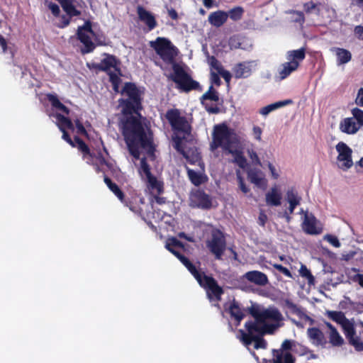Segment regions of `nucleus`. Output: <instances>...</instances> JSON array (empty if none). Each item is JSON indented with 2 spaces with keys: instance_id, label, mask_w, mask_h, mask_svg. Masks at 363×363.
<instances>
[{
  "instance_id": "20e7f679",
  "label": "nucleus",
  "mask_w": 363,
  "mask_h": 363,
  "mask_svg": "<svg viewBox=\"0 0 363 363\" xmlns=\"http://www.w3.org/2000/svg\"><path fill=\"white\" fill-rule=\"evenodd\" d=\"M124 97L119 100L121 113H139L141 111V91L133 83L127 82L121 91Z\"/></svg>"
},
{
  "instance_id": "f704fd0d",
  "label": "nucleus",
  "mask_w": 363,
  "mask_h": 363,
  "mask_svg": "<svg viewBox=\"0 0 363 363\" xmlns=\"http://www.w3.org/2000/svg\"><path fill=\"white\" fill-rule=\"evenodd\" d=\"M187 174L191 182L196 186L205 183L208 179L206 175L191 169L187 170Z\"/></svg>"
},
{
  "instance_id": "c756f323",
  "label": "nucleus",
  "mask_w": 363,
  "mask_h": 363,
  "mask_svg": "<svg viewBox=\"0 0 363 363\" xmlns=\"http://www.w3.org/2000/svg\"><path fill=\"white\" fill-rule=\"evenodd\" d=\"M284 306L293 314L296 315L300 318H306L308 320H311L313 321V320L306 315L303 310L299 307L298 305L294 303L293 301H291L290 299H286L284 300Z\"/></svg>"
},
{
  "instance_id": "f03ea898",
  "label": "nucleus",
  "mask_w": 363,
  "mask_h": 363,
  "mask_svg": "<svg viewBox=\"0 0 363 363\" xmlns=\"http://www.w3.org/2000/svg\"><path fill=\"white\" fill-rule=\"evenodd\" d=\"M150 46L164 62L172 65L173 72L168 75V78L175 83L177 89L188 92L199 88V82L191 77L183 66L174 62L179 51L169 39L158 37L150 42Z\"/></svg>"
},
{
  "instance_id": "774afa93",
  "label": "nucleus",
  "mask_w": 363,
  "mask_h": 363,
  "mask_svg": "<svg viewBox=\"0 0 363 363\" xmlns=\"http://www.w3.org/2000/svg\"><path fill=\"white\" fill-rule=\"evenodd\" d=\"M355 102L358 106H363V88L359 89Z\"/></svg>"
},
{
  "instance_id": "393cba45",
  "label": "nucleus",
  "mask_w": 363,
  "mask_h": 363,
  "mask_svg": "<svg viewBox=\"0 0 363 363\" xmlns=\"http://www.w3.org/2000/svg\"><path fill=\"white\" fill-rule=\"evenodd\" d=\"M307 334L313 343L316 345L324 346L327 342L323 333L318 328H309L307 330Z\"/></svg>"
},
{
  "instance_id": "bb28decb",
  "label": "nucleus",
  "mask_w": 363,
  "mask_h": 363,
  "mask_svg": "<svg viewBox=\"0 0 363 363\" xmlns=\"http://www.w3.org/2000/svg\"><path fill=\"white\" fill-rule=\"evenodd\" d=\"M344 333L348 340L349 343L352 345L357 351H363V342L359 337L356 336L354 325L352 326V330H350V333H348V331H345Z\"/></svg>"
},
{
  "instance_id": "e433bc0d",
  "label": "nucleus",
  "mask_w": 363,
  "mask_h": 363,
  "mask_svg": "<svg viewBox=\"0 0 363 363\" xmlns=\"http://www.w3.org/2000/svg\"><path fill=\"white\" fill-rule=\"evenodd\" d=\"M48 101L55 111H62L65 113H69V109L59 100L55 94H48L47 96Z\"/></svg>"
},
{
  "instance_id": "de8ad7c7",
  "label": "nucleus",
  "mask_w": 363,
  "mask_h": 363,
  "mask_svg": "<svg viewBox=\"0 0 363 363\" xmlns=\"http://www.w3.org/2000/svg\"><path fill=\"white\" fill-rule=\"evenodd\" d=\"M253 342H255L254 347L256 350L266 349L267 346V341L263 338V336L255 335L252 337Z\"/></svg>"
},
{
  "instance_id": "69168bd1",
  "label": "nucleus",
  "mask_w": 363,
  "mask_h": 363,
  "mask_svg": "<svg viewBox=\"0 0 363 363\" xmlns=\"http://www.w3.org/2000/svg\"><path fill=\"white\" fill-rule=\"evenodd\" d=\"M226 82V83L229 84L232 77L230 72L228 70L223 69L221 72L218 73Z\"/></svg>"
},
{
  "instance_id": "72a5a7b5",
  "label": "nucleus",
  "mask_w": 363,
  "mask_h": 363,
  "mask_svg": "<svg viewBox=\"0 0 363 363\" xmlns=\"http://www.w3.org/2000/svg\"><path fill=\"white\" fill-rule=\"evenodd\" d=\"M306 57V51L304 48L288 51L286 55L289 62H294L299 65Z\"/></svg>"
},
{
  "instance_id": "cd10ccee",
  "label": "nucleus",
  "mask_w": 363,
  "mask_h": 363,
  "mask_svg": "<svg viewBox=\"0 0 363 363\" xmlns=\"http://www.w3.org/2000/svg\"><path fill=\"white\" fill-rule=\"evenodd\" d=\"M298 67V64L294 62H286L283 63L279 69V77L281 80L286 79L294 72Z\"/></svg>"
},
{
  "instance_id": "f8f14e48",
  "label": "nucleus",
  "mask_w": 363,
  "mask_h": 363,
  "mask_svg": "<svg viewBox=\"0 0 363 363\" xmlns=\"http://www.w3.org/2000/svg\"><path fill=\"white\" fill-rule=\"evenodd\" d=\"M219 97L218 92L214 90L213 86L209 87L208 91H206L201 98V101L203 106H205L206 110L209 113H218L220 111H228L226 109H220L218 106ZM228 111H230L228 110Z\"/></svg>"
},
{
  "instance_id": "7c9ffc66",
  "label": "nucleus",
  "mask_w": 363,
  "mask_h": 363,
  "mask_svg": "<svg viewBox=\"0 0 363 363\" xmlns=\"http://www.w3.org/2000/svg\"><path fill=\"white\" fill-rule=\"evenodd\" d=\"M229 313L231 317L234 318L235 320H237V325H239L245 317V314L240 307L239 303L235 300H233L230 303L229 307Z\"/></svg>"
},
{
  "instance_id": "6e6d98bb",
  "label": "nucleus",
  "mask_w": 363,
  "mask_h": 363,
  "mask_svg": "<svg viewBox=\"0 0 363 363\" xmlns=\"http://www.w3.org/2000/svg\"><path fill=\"white\" fill-rule=\"evenodd\" d=\"M272 266H273V267L274 269H277L279 272L282 273L286 277H287L289 278H292L293 277L292 274L289 271V269H288L286 267L282 266L281 264H274Z\"/></svg>"
},
{
  "instance_id": "5fc2aeb1",
  "label": "nucleus",
  "mask_w": 363,
  "mask_h": 363,
  "mask_svg": "<svg viewBox=\"0 0 363 363\" xmlns=\"http://www.w3.org/2000/svg\"><path fill=\"white\" fill-rule=\"evenodd\" d=\"M140 167L144 174L146 175L147 177L152 175L150 171V167L148 163L147 162L146 158L143 157L140 160Z\"/></svg>"
},
{
  "instance_id": "338daca9",
  "label": "nucleus",
  "mask_w": 363,
  "mask_h": 363,
  "mask_svg": "<svg viewBox=\"0 0 363 363\" xmlns=\"http://www.w3.org/2000/svg\"><path fill=\"white\" fill-rule=\"evenodd\" d=\"M219 74L216 73L214 72H211V81L212 83L216 84L217 86H220L221 81L219 77Z\"/></svg>"
},
{
  "instance_id": "2eb2a0df",
  "label": "nucleus",
  "mask_w": 363,
  "mask_h": 363,
  "mask_svg": "<svg viewBox=\"0 0 363 363\" xmlns=\"http://www.w3.org/2000/svg\"><path fill=\"white\" fill-rule=\"evenodd\" d=\"M104 181L110 191L114 194L121 203L129 207L131 211H135V207L132 205V202L126 200L124 193L116 183L113 182L112 180L106 175L104 176Z\"/></svg>"
},
{
  "instance_id": "b1692460",
  "label": "nucleus",
  "mask_w": 363,
  "mask_h": 363,
  "mask_svg": "<svg viewBox=\"0 0 363 363\" xmlns=\"http://www.w3.org/2000/svg\"><path fill=\"white\" fill-rule=\"evenodd\" d=\"M228 17V14L226 12L219 10L211 13L208 20L212 26L219 28L226 22Z\"/></svg>"
},
{
  "instance_id": "ddd939ff",
  "label": "nucleus",
  "mask_w": 363,
  "mask_h": 363,
  "mask_svg": "<svg viewBox=\"0 0 363 363\" xmlns=\"http://www.w3.org/2000/svg\"><path fill=\"white\" fill-rule=\"evenodd\" d=\"M336 150L338 152L339 167L343 170H347L353 165L351 148L343 142H340L336 145Z\"/></svg>"
},
{
  "instance_id": "603ef678",
  "label": "nucleus",
  "mask_w": 363,
  "mask_h": 363,
  "mask_svg": "<svg viewBox=\"0 0 363 363\" xmlns=\"http://www.w3.org/2000/svg\"><path fill=\"white\" fill-rule=\"evenodd\" d=\"M286 197H287V201L289 203H291L294 202L300 203L301 199L297 196V194L295 192V191L293 189H289L287 191Z\"/></svg>"
},
{
  "instance_id": "423d86ee",
  "label": "nucleus",
  "mask_w": 363,
  "mask_h": 363,
  "mask_svg": "<svg viewBox=\"0 0 363 363\" xmlns=\"http://www.w3.org/2000/svg\"><path fill=\"white\" fill-rule=\"evenodd\" d=\"M104 56L105 57L100 63L96 65V67L99 70L108 72L109 80L112 84L113 90L116 92H118L119 85L121 82L119 77L120 69L118 68V62L113 55L104 54Z\"/></svg>"
},
{
  "instance_id": "09e8293b",
  "label": "nucleus",
  "mask_w": 363,
  "mask_h": 363,
  "mask_svg": "<svg viewBox=\"0 0 363 363\" xmlns=\"http://www.w3.org/2000/svg\"><path fill=\"white\" fill-rule=\"evenodd\" d=\"M242 8L235 7L229 11V16L233 21H238L242 18Z\"/></svg>"
},
{
  "instance_id": "1a4fd4ad",
  "label": "nucleus",
  "mask_w": 363,
  "mask_h": 363,
  "mask_svg": "<svg viewBox=\"0 0 363 363\" xmlns=\"http://www.w3.org/2000/svg\"><path fill=\"white\" fill-rule=\"evenodd\" d=\"M248 313L259 322L267 320L279 322L282 320V315L277 308H267L260 311L257 306L252 305L247 308Z\"/></svg>"
},
{
  "instance_id": "37998d69",
  "label": "nucleus",
  "mask_w": 363,
  "mask_h": 363,
  "mask_svg": "<svg viewBox=\"0 0 363 363\" xmlns=\"http://www.w3.org/2000/svg\"><path fill=\"white\" fill-rule=\"evenodd\" d=\"M358 269L352 268L347 272L348 278L354 282L358 283L362 287H363V274L358 273Z\"/></svg>"
},
{
  "instance_id": "412c9836",
  "label": "nucleus",
  "mask_w": 363,
  "mask_h": 363,
  "mask_svg": "<svg viewBox=\"0 0 363 363\" xmlns=\"http://www.w3.org/2000/svg\"><path fill=\"white\" fill-rule=\"evenodd\" d=\"M272 354V358L267 361L268 363H296V358L291 353L284 354L273 349Z\"/></svg>"
},
{
  "instance_id": "4468645a",
  "label": "nucleus",
  "mask_w": 363,
  "mask_h": 363,
  "mask_svg": "<svg viewBox=\"0 0 363 363\" xmlns=\"http://www.w3.org/2000/svg\"><path fill=\"white\" fill-rule=\"evenodd\" d=\"M363 125V115H353L345 118L340 124L342 132L347 134L355 133Z\"/></svg>"
},
{
  "instance_id": "49530a36",
  "label": "nucleus",
  "mask_w": 363,
  "mask_h": 363,
  "mask_svg": "<svg viewBox=\"0 0 363 363\" xmlns=\"http://www.w3.org/2000/svg\"><path fill=\"white\" fill-rule=\"evenodd\" d=\"M262 336L266 334H273L279 327L278 324L267 323L266 321L262 323Z\"/></svg>"
},
{
  "instance_id": "4c0bfd02",
  "label": "nucleus",
  "mask_w": 363,
  "mask_h": 363,
  "mask_svg": "<svg viewBox=\"0 0 363 363\" xmlns=\"http://www.w3.org/2000/svg\"><path fill=\"white\" fill-rule=\"evenodd\" d=\"M234 157V162H235L240 168L245 169L247 165V160L242 155L241 150H237L235 147L232 149V152H228Z\"/></svg>"
},
{
  "instance_id": "4be33fe9",
  "label": "nucleus",
  "mask_w": 363,
  "mask_h": 363,
  "mask_svg": "<svg viewBox=\"0 0 363 363\" xmlns=\"http://www.w3.org/2000/svg\"><path fill=\"white\" fill-rule=\"evenodd\" d=\"M330 50L335 55L337 65L347 64L352 59V54L348 50L333 47Z\"/></svg>"
},
{
  "instance_id": "c9c22d12",
  "label": "nucleus",
  "mask_w": 363,
  "mask_h": 363,
  "mask_svg": "<svg viewBox=\"0 0 363 363\" xmlns=\"http://www.w3.org/2000/svg\"><path fill=\"white\" fill-rule=\"evenodd\" d=\"M57 118V125L60 131L67 130V129L74 130V125L70 118L65 117V115H53Z\"/></svg>"
},
{
  "instance_id": "5701e85b",
  "label": "nucleus",
  "mask_w": 363,
  "mask_h": 363,
  "mask_svg": "<svg viewBox=\"0 0 363 363\" xmlns=\"http://www.w3.org/2000/svg\"><path fill=\"white\" fill-rule=\"evenodd\" d=\"M245 277L250 282L259 286H265L268 283L267 276L259 271H250L245 274Z\"/></svg>"
},
{
  "instance_id": "c85d7f7f",
  "label": "nucleus",
  "mask_w": 363,
  "mask_h": 363,
  "mask_svg": "<svg viewBox=\"0 0 363 363\" xmlns=\"http://www.w3.org/2000/svg\"><path fill=\"white\" fill-rule=\"evenodd\" d=\"M281 194L277 187H273L266 194V202L267 205L278 206L281 205Z\"/></svg>"
},
{
  "instance_id": "f257e3e1",
  "label": "nucleus",
  "mask_w": 363,
  "mask_h": 363,
  "mask_svg": "<svg viewBox=\"0 0 363 363\" xmlns=\"http://www.w3.org/2000/svg\"><path fill=\"white\" fill-rule=\"evenodd\" d=\"M122 120V134L130 154L136 160L140 159V149L146 151L149 155H154L155 147L153 133L149 122L142 115H125Z\"/></svg>"
},
{
  "instance_id": "2f4dec72",
  "label": "nucleus",
  "mask_w": 363,
  "mask_h": 363,
  "mask_svg": "<svg viewBox=\"0 0 363 363\" xmlns=\"http://www.w3.org/2000/svg\"><path fill=\"white\" fill-rule=\"evenodd\" d=\"M303 229L306 233L310 235H314L318 233V231L316 228V219L315 218L311 215V216H305V219L303 221Z\"/></svg>"
},
{
  "instance_id": "9b49d317",
  "label": "nucleus",
  "mask_w": 363,
  "mask_h": 363,
  "mask_svg": "<svg viewBox=\"0 0 363 363\" xmlns=\"http://www.w3.org/2000/svg\"><path fill=\"white\" fill-rule=\"evenodd\" d=\"M77 35L79 40L84 45V48L82 49L83 53H89L94 50L95 45L92 42L94 33L91 28L89 23H85L83 26L79 27Z\"/></svg>"
},
{
  "instance_id": "ea45409f",
  "label": "nucleus",
  "mask_w": 363,
  "mask_h": 363,
  "mask_svg": "<svg viewBox=\"0 0 363 363\" xmlns=\"http://www.w3.org/2000/svg\"><path fill=\"white\" fill-rule=\"evenodd\" d=\"M63 10L69 16H78L80 13L73 6L71 0H60Z\"/></svg>"
},
{
  "instance_id": "79ce46f5",
  "label": "nucleus",
  "mask_w": 363,
  "mask_h": 363,
  "mask_svg": "<svg viewBox=\"0 0 363 363\" xmlns=\"http://www.w3.org/2000/svg\"><path fill=\"white\" fill-rule=\"evenodd\" d=\"M249 180L257 186H261L264 182V178L260 176V172L255 169H250L247 172Z\"/></svg>"
},
{
  "instance_id": "c03bdc74",
  "label": "nucleus",
  "mask_w": 363,
  "mask_h": 363,
  "mask_svg": "<svg viewBox=\"0 0 363 363\" xmlns=\"http://www.w3.org/2000/svg\"><path fill=\"white\" fill-rule=\"evenodd\" d=\"M173 130H181V115H164Z\"/></svg>"
},
{
  "instance_id": "dca6fc26",
  "label": "nucleus",
  "mask_w": 363,
  "mask_h": 363,
  "mask_svg": "<svg viewBox=\"0 0 363 363\" xmlns=\"http://www.w3.org/2000/svg\"><path fill=\"white\" fill-rule=\"evenodd\" d=\"M328 316L335 323L340 324L343 332L348 331V333H350V331L352 330V326L354 325V323L346 318L343 312L328 311Z\"/></svg>"
},
{
  "instance_id": "7ed1b4c3",
  "label": "nucleus",
  "mask_w": 363,
  "mask_h": 363,
  "mask_svg": "<svg viewBox=\"0 0 363 363\" xmlns=\"http://www.w3.org/2000/svg\"><path fill=\"white\" fill-rule=\"evenodd\" d=\"M182 264L194 276L199 285L206 289L207 295L210 300L214 298L216 301H220L221 296L224 291L213 277L206 275L203 272H199L188 258Z\"/></svg>"
},
{
  "instance_id": "6ab92c4d",
  "label": "nucleus",
  "mask_w": 363,
  "mask_h": 363,
  "mask_svg": "<svg viewBox=\"0 0 363 363\" xmlns=\"http://www.w3.org/2000/svg\"><path fill=\"white\" fill-rule=\"evenodd\" d=\"M296 347H299L301 348V355L306 354L309 352H311V350L307 347L298 344L294 340L288 339H286L285 340L283 341L279 349L276 350L277 351H281L282 353L286 354L291 353L290 351L296 352Z\"/></svg>"
},
{
  "instance_id": "13d9d810",
  "label": "nucleus",
  "mask_w": 363,
  "mask_h": 363,
  "mask_svg": "<svg viewBox=\"0 0 363 363\" xmlns=\"http://www.w3.org/2000/svg\"><path fill=\"white\" fill-rule=\"evenodd\" d=\"M325 239L333 246L335 247H339L340 246V242L337 238L333 235H327L325 237Z\"/></svg>"
},
{
  "instance_id": "864d4df0",
  "label": "nucleus",
  "mask_w": 363,
  "mask_h": 363,
  "mask_svg": "<svg viewBox=\"0 0 363 363\" xmlns=\"http://www.w3.org/2000/svg\"><path fill=\"white\" fill-rule=\"evenodd\" d=\"M178 132H183L186 134H189L191 133V125L186 119L185 117L181 116V130H178Z\"/></svg>"
},
{
  "instance_id": "e2e57ef3",
  "label": "nucleus",
  "mask_w": 363,
  "mask_h": 363,
  "mask_svg": "<svg viewBox=\"0 0 363 363\" xmlns=\"http://www.w3.org/2000/svg\"><path fill=\"white\" fill-rule=\"evenodd\" d=\"M75 123L77 133L81 135H86V130L79 120H76Z\"/></svg>"
},
{
  "instance_id": "052dcab7",
  "label": "nucleus",
  "mask_w": 363,
  "mask_h": 363,
  "mask_svg": "<svg viewBox=\"0 0 363 363\" xmlns=\"http://www.w3.org/2000/svg\"><path fill=\"white\" fill-rule=\"evenodd\" d=\"M305 11L307 13H318V9H317V5L313 2H308L304 4Z\"/></svg>"
},
{
  "instance_id": "39448f33",
  "label": "nucleus",
  "mask_w": 363,
  "mask_h": 363,
  "mask_svg": "<svg viewBox=\"0 0 363 363\" xmlns=\"http://www.w3.org/2000/svg\"><path fill=\"white\" fill-rule=\"evenodd\" d=\"M236 142L230 137V131L225 124L216 125L212 134L210 150L214 152L221 147L225 153L232 152L234 143Z\"/></svg>"
},
{
  "instance_id": "9d476101",
  "label": "nucleus",
  "mask_w": 363,
  "mask_h": 363,
  "mask_svg": "<svg viewBox=\"0 0 363 363\" xmlns=\"http://www.w3.org/2000/svg\"><path fill=\"white\" fill-rule=\"evenodd\" d=\"M257 320H248L245 323V328L247 330L245 333L243 330H240L241 334V340L245 345H250L253 342V337L255 335L262 336V323Z\"/></svg>"
},
{
  "instance_id": "a878e982",
  "label": "nucleus",
  "mask_w": 363,
  "mask_h": 363,
  "mask_svg": "<svg viewBox=\"0 0 363 363\" xmlns=\"http://www.w3.org/2000/svg\"><path fill=\"white\" fill-rule=\"evenodd\" d=\"M327 328L330 330L329 340L330 343L335 347L342 346L344 343V340L339 334L337 329L328 322L325 323Z\"/></svg>"
},
{
  "instance_id": "0eeeda50",
  "label": "nucleus",
  "mask_w": 363,
  "mask_h": 363,
  "mask_svg": "<svg viewBox=\"0 0 363 363\" xmlns=\"http://www.w3.org/2000/svg\"><path fill=\"white\" fill-rule=\"evenodd\" d=\"M206 247L215 256L221 259L226 249V240L224 233L218 228L211 230V238L206 240Z\"/></svg>"
},
{
  "instance_id": "58836bf2",
  "label": "nucleus",
  "mask_w": 363,
  "mask_h": 363,
  "mask_svg": "<svg viewBox=\"0 0 363 363\" xmlns=\"http://www.w3.org/2000/svg\"><path fill=\"white\" fill-rule=\"evenodd\" d=\"M147 179L148 186L152 191H156V193L157 194H162L163 193V191H164L163 184L162 182H159L155 176L151 175V176L147 177Z\"/></svg>"
},
{
  "instance_id": "3c124183",
  "label": "nucleus",
  "mask_w": 363,
  "mask_h": 363,
  "mask_svg": "<svg viewBox=\"0 0 363 363\" xmlns=\"http://www.w3.org/2000/svg\"><path fill=\"white\" fill-rule=\"evenodd\" d=\"M299 272L301 276L306 278L309 283H312L314 281V277L305 265H301Z\"/></svg>"
},
{
  "instance_id": "0e129e2a",
  "label": "nucleus",
  "mask_w": 363,
  "mask_h": 363,
  "mask_svg": "<svg viewBox=\"0 0 363 363\" xmlns=\"http://www.w3.org/2000/svg\"><path fill=\"white\" fill-rule=\"evenodd\" d=\"M48 8L50 9V11H52V14L54 16H58L59 13H60V7L58 5H57L55 3H49L48 4Z\"/></svg>"
},
{
  "instance_id": "8fccbe9b",
  "label": "nucleus",
  "mask_w": 363,
  "mask_h": 363,
  "mask_svg": "<svg viewBox=\"0 0 363 363\" xmlns=\"http://www.w3.org/2000/svg\"><path fill=\"white\" fill-rule=\"evenodd\" d=\"M208 64L211 66V69L217 71L218 73L221 72L223 69V67L221 63L213 56L211 57L208 59Z\"/></svg>"
},
{
  "instance_id": "a19ab883",
  "label": "nucleus",
  "mask_w": 363,
  "mask_h": 363,
  "mask_svg": "<svg viewBox=\"0 0 363 363\" xmlns=\"http://www.w3.org/2000/svg\"><path fill=\"white\" fill-rule=\"evenodd\" d=\"M74 144L75 147H77L78 150L83 153L84 157H85L86 155L92 157V154L90 152L89 147L79 137L74 136Z\"/></svg>"
},
{
  "instance_id": "aec40b11",
  "label": "nucleus",
  "mask_w": 363,
  "mask_h": 363,
  "mask_svg": "<svg viewBox=\"0 0 363 363\" xmlns=\"http://www.w3.org/2000/svg\"><path fill=\"white\" fill-rule=\"evenodd\" d=\"M165 247L167 250L172 253L182 263L187 258L177 250H173V247H184V243L175 237L169 238L167 240Z\"/></svg>"
},
{
  "instance_id": "bf43d9fd",
  "label": "nucleus",
  "mask_w": 363,
  "mask_h": 363,
  "mask_svg": "<svg viewBox=\"0 0 363 363\" xmlns=\"http://www.w3.org/2000/svg\"><path fill=\"white\" fill-rule=\"evenodd\" d=\"M237 179L238 181V184H239V187H240V190L243 193L247 194L250 191V189L246 186L243 178L241 177V175L238 172L237 173Z\"/></svg>"
},
{
  "instance_id": "a18cd8bd",
  "label": "nucleus",
  "mask_w": 363,
  "mask_h": 363,
  "mask_svg": "<svg viewBox=\"0 0 363 363\" xmlns=\"http://www.w3.org/2000/svg\"><path fill=\"white\" fill-rule=\"evenodd\" d=\"M286 13H289L291 15V16H290L291 21L298 23L300 24H303L304 23L305 19H304V16H303V12L290 10V11H286Z\"/></svg>"
},
{
  "instance_id": "a211bd4d",
  "label": "nucleus",
  "mask_w": 363,
  "mask_h": 363,
  "mask_svg": "<svg viewBox=\"0 0 363 363\" xmlns=\"http://www.w3.org/2000/svg\"><path fill=\"white\" fill-rule=\"evenodd\" d=\"M137 13L140 21L145 23L149 31L157 27V23L155 16L142 6L137 8Z\"/></svg>"
},
{
  "instance_id": "6e6552de",
  "label": "nucleus",
  "mask_w": 363,
  "mask_h": 363,
  "mask_svg": "<svg viewBox=\"0 0 363 363\" xmlns=\"http://www.w3.org/2000/svg\"><path fill=\"white\" fill-rule=\"evenodd\" d=\"M189 205L192 208L210 210L213 207V199L204 190L198 189L191 192Z\"/></svg>"
},
{
  "instance_id": "473e14b6",
  "label": "nucleus",
  "mask_w": 363,
  "mask_h": 363,
  "mask_svg": "<svg viewBox=\"0 0 363 363\" xmlns=\"http://www.w3.org/2000/svg\"><path fill=\"white\" fill-rule=\"evenodd\" d=\"M293 101L291 99H286L284 101H277L275 103L269 104L261 108L259 111V113H269L272 111H277L278 108L283 106L292 104Z\"/></svg>"
},
{
  "instance_id": "680f3d73",
  "label": "nucleus",
  "mask_w": 363,
  "mask_h": 363,
  "mask_svg": "<svg viewBox=\"0 0 363 363\" xmlns=\"http://www.w3.org/2000/svg\"><path fill=\"white\" fill-rule=\"evenodd\" d=\"M62 133V139L65 140L67 143H69L71 146L75 147L74 139L72 140L67 130L61 131Z\"/></svg>"
},
{
  "instance_id": "4d7b16f0",
  "label": "nucleus",
  "mask_w": 363,
  "mask_h": 363,
  "mask_svg": "<svg viewBox=\"0 0 363 363\" xmlns=\"http://www.w3.org/2000/svg\"><path fill=\"white\" fill-rule=\"evenodd\" d=\"M173 146L176 150L179 151L184 157L186 156L184 150H182V138L181 137H179L178 135H175L173 137Z\"/></svg>"
},
{
  "instance_id": "f3484780",
  "label": "nucleus",
  "mask_w": 363,
  "mask_h": 363,
  "mask_svg": "<svg viewBox=\"0 0 363 363\" xmlns=\"http://www.w3.org/2000/svg\"><path fill=\"white\" fill-rule=\"evenodd\" d=\"M257 65L255 61L243 62L237 64L233 68V72L236 78H247L252 71V68Z\"/></svg>"
}]
</instances>
